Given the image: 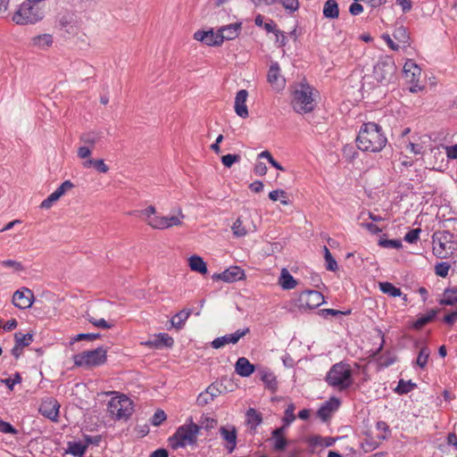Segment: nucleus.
I'll return each mask as SVG.
<instances>
[{
	"instance_id": "obj_1",
	"label": "nucleus",
	"mask_w": 457,
	"mask_h": 457,
	"mask_svg": "<svg viewBox=\"0 0 457 457\" xmlns=\"http://www.w3.org/2000/svg\"><path fill=\"white\" fill-rule=\"evenodd\" d=\"M387 139L381 127L375 122L364 123L356 138L357 146L364 152H380L386 145Z\"/></svg>"
},
{
	"instance_id": "obj_2",
	"label": "nucleus",
	"mask_w": 457,
	"mask_h": 457,
	"mask_svg": "<svg viewBox=\"0 0 457 457\" xmlns=\"http://www.w3.org/2000/svg\"><path fill=\"white\" fill-rule=\"evenodd\" d=\"M318 91L308 84L300 83L292 90L291 105L297 113H308L314 110Z\"/></svg>"
},
{
	"instance_id": "obj_3",
	"label": "nucleus",
	"mask_w": 457,
	"mask_h": 457,
	"mask_svg": "<svg viewBox=\"0 0 457 457\" xmlns=\"http://www.w3.org/2000/svg\"><path fill=\"white\" fill-rule=\"evenodd\" d=\"M328 385L338 391H345L353 384V370L350 364L340 361L332 365L326 378Z\"/></svg>"
},
{
	"instance_id": "obj_4",
	"label": "nucleus",
	"mask_w": 457,
	"mask_h": 457,
	"mask_svg": "<svg viewBox=\"0 0 457 457\" xmlns=\"http://www.w3.org/2000/svg\"><path fill=\"white\" fill-rule=\"evenodd\" d=\"M200 427L194 423L192 420L180 427H179L169 438V445L172 449L183 448L187 445L195 444Z\"/></svg>"
},
{
	"instance_id": "obj_5",
	"label": "nucleus",
	"mask_w": 457,
	"mask_h": 457,
	"mask_svg": "<svg viewBox=\"0 0 457 457\" xmlns=\"http://www.w3.org/2000/svg\"><path fill=\"white\" fill-rule=\"evenodd\" d=\"M396 66L392 57L385 55L380 57L373 69L374 79L381 85H387L395 77Z\"/></svg>"
},
{
	"instance_id": "obj_6",
	"label": "nucleus",
	"mask_w": 457,
	"mask_h": 457,
	"mask_svg": "<svg viewBox=\"0 0 457 457\" xmlns=\"http://www.w3.org/2000/svg\"><path fill=\"white\" fill-rule=\"evenodd\" d=\"M106 360L107 349L104 346L84 351L73 356L74 364L78 367H96L105 363Z\"/></svg>"
},
{
	"instance_id": "obj_7",
	"label": "nucleus",
	"mask_w": 457,
	"mask_h": 457,
	"mask_svg": "<svg viewBox=\"0 0 457 457\" xmlns=\"http://www.w3.org/2000/svg\"><path fill=\"white\" fill-rule=\"evenodd\" d=\"M107 407L110 414L117 420H127L133 412V403L125 395L112 397Z\"/></svg>"
},
{
	"instance_id": "obj_8",
	"label": "nucleus",
	"mask_w": 457,
	"mask_h": 457,
	"mask_svg": "<svg viewBox=\"0 0 457 457\" xmlns=\"http://www.w3.org/2000/svg\"><path fill=\"white\" fill-rule=\"evenodd\" d=\"M403 76L408 84H410V91L412 93H418L424 89V86L421 85V69L412 61L407 60L403 65Z\"/></svg>"
},
{
	"instance_id": "obj_9",
	"label": "nucleus",
	"mask_w": 457,
	"mask_h": 457,
	"mask_svg": "<svg viewBox=\"0 0 457 457\" xmlns=\"http://www.w3.org/2000/svg\"><path fill=\"white\" fill-rule=\"evenodd\" d=\"M451 235L448 232H442L433 237V253L438 258H446L453 251Z\"/></svg>"
},
{
	"instance_id": "obj_10",
	"label": "nucleus",
	"mask_w": 457,
	"mask_h": 457,
	"mask_svg": "<svg viewBox=\"0 0 457 457\" xmlns=\"http://www.w3.org/2000/svg\"><path fill=\"white\" fill-rule=\"evenodd\" d=\"M298 306L302 309H314L324 303V296L316 290H306L299 295Z\"/></svg>"
},
{
	"instance_id": "obj_11",
	"label": "nucleus",
	"mask_w": 457,
	"mask_h": 457,
	"mask_svg": "<svg viewBox=\"0 0 457 457\" xmlns=\"http://www.w3.org/2000/svg\"><path fill=\"white\" fill-rule=\"evenodd\" d=\"M184 219L185 215L183 214L182 210L179 208L176 214L168 216L160 215L154 224L152 223V228L154 229H166L174 226H180Z\"/></svg>"
},
{
	"instance_id": "obj_12",
	"label": "nucleus",
	"mask_w": 457,
	"mask_h": 457,
	"mask_svg": "<svg viewBox=\"0 0 457 457\" xmlns=\"http://www.w3.org/2000/svg\"><path fill=\"white\" fill-rule=\"evenodd\" d=\"M249 332H250L249 328L237 329L234 333L227 334L223 337L215 338L212 342V346L214 349H219V348L225 346L226 345H229V344L236 345L242 337H244Z\"/></svg>"
},
{
	"instance_id": "obj_13",
	"label": "nucleus",
	"mask_w": 457,
	"mask_h": 457,
	"mask_svg": "<svg viewBox=\"0 0 457 457\" xmlns=\"http://www.w3.org/2000/svg\"><path fill=\"white\" fill-rule=\"evenodd\" d=\"M194 38L208 46H219L222 44L219 30H197L194 33Z\"/></svg>"
},
{
	"instance_id": "obj_14",
	"label": "nucleus",
	"mask_w": 457,
	"mask_h": 457,
	"mask_svg": "<svg viewBox=\"0 0 457 457\" xmlns=\"http://www.w3.org/2000/svg\"><path fill=\"white\" fill-rule=\"evenodd\" d=\"M60 405L53 397L44 399L38 408V411L46 418L51 420H56L59 413Z\"/></svg>"
},
{
	"instance_id": "obj_15",
	"label": "nucleus",
	"mask_w": 457,
	"mask_h": 457,
	"mask_svg": "<svg viewBox=\"0 0 457 457\" xmlns=\"http://www.w3.org/2000/svg\"><path fill=\"white\" fill-rule=\"evenodd\" d=\"M220 437L225 442L228 453H232L237 446V429L234 426H222L219 429Z\"/></svg>"
},
{
	"instance_id": "obj_16",
	"label": "nucleus",
	"mask_w": 457,
	"mask_h": 457,
	"mask_svg": "<svg viewBox=\"0 0 457 457\" xmlns=\"http://www.w3.org/2000/svg\"><path fill=\"white\" fill-rule=\"evenodd\" d=\"M215 277L224 282L232 283L244 279L245 274L244 270L238 266H231L225 270L223 272L217 274Z\"/></svg>"
},
{
	"instance_id": "obj_17",
	"label": "nucleus",
	"mask_w": 457,
	"mask_h": 457,
	"mask_svg": "<svg viewBox=\"0 0 457 457\" xmlns=\"http://www.w3.org/2000/svg\"><path fill=\"white\" fill-rule=\"evenodd\" d=\"M339 399L337 397H331L328 401L324 403L319 408L317 415L321 420L327 421L332 416V414L339 408Z\"/></svg>"
},
{
	"instance_id": "obj_18",
	"label": "nucleus",
	"mask_w": 457,
	"mask_h": 457,
	"mask_svg": "<svg viewBox=\"0 0 457 457\" xmlns=\"http://www.w3.org/2000/svg\"><path fill=\"white\" fill-rule=\"evenodd\" d=\"M268 82L271 87L277 90H280L285 86V79L280 75V68L278 62H274L270 65L268 74Z\"/></svg>"
},
{
	"instance_id": "obj_19",
	"label": "nucleus",
	"mask_w": 457,
	"mask_h": 457,
	"mask_svg": "<svg viewBox=\"0 0 457 457\" xmlns=\"http://www.w3.org/2000/svg\"><path fill=\"white\" fill-rule=\"evenodd\" d=\"M247 97L248 92L245 89L239 90L235 97V112L239 117L243 119L247 118L249 115L248 109L245 104Z\"/></svg>"
},
{
	"instance_id": "obj_20",
	"label": "nucleus",
	"mask_w": 457,
	"mask_h": 457,
	"mask_svg": "<svg viewBox=\"0 0 457 457\" xmlns=\"http://www.w3.org/2000/svg\"><path fill=\"white\" fill-rule=\"evenodd\" d=\"M242 29L241 22L231 23L223 27H220L218 30L222 43L224 40H233L238 37Z\"/></svg>"
},
{
	"instance_id": "obj_21",
	"label": "nucleus",
	"mask_w": 457,
	"mask_h": 457,
	"mask_svg": "<svg viewBox=\"0 0 457 457\" xmlns=\"http://www.w3.org/2000/svg\"><path fill=\"white\" fill-rule=\"evenodd\" d=\"M260 379L263 382L266 388L271 392H276L278 389V380L276 376L270 370L267 368H262L258 370Z\"/></svg>"
},
{
	"instance_id": "obj_22",
	"label": "nucleus",
	"mask_w": 457,
	"mask_h": 457,
	"mask_svg": "<svg viewBox=\"0 0 457 457\" xmlns=\"http://www.w3.org/2000/svg\"><path fill=\"white\" fill-rule=\"evenodd\" d=\"M255 370V367L252 364L249 360L245 357H240L237 359L235 364V371L237 375L243 378L251 376Z\"/></svg>"
},
{
	"instance_id": "obj_23",
	"label": "nucleus",
	"mask_w": 457,
	"mask_h": 457,
	"mask_svg": "<svg viewBox=\"0 0 457 457\" xmlns=\"http://www.w3.org/2000/svg\"><path fill=\"white\" fill-rule=\"evenodd\" d=\"M285 431H286L285 426L278 428L272 431L271 435H272V440H273V449L275 451H283L286 448V446L287 445V441L284 436Z\"/></svg>"
},
{
	"instance_id": "obj_24",
	"label": "nucleus",
	"mask_w": 457,
	"mask_h": 457,
	"mask_svg": "<svg viewBox=\"0 0 457 457\" xmlns=\"http://www.w3.org/2000/svg\"><path fill=\"white\" fill-rule=\"evenodd\" d=\"M12 21L17 24H27L29 22V4L23 0L19 4V9L13 14Z\"/></svg>"
},
{
	"instance_id": "obj_25",
	"label": "nucleus",
	"mask_w": 457,
	"mask_h": 457,
	"mask_svg": "<svg viewBox=\"0 0 457 457\" xmlns=\"http://www.w3.org/2000/svg\"><path fill=\"white\" fill-rule=\"evenodd\" d=\"M87 449V445L82 442L70 441L67 443L65 453L71 454L76 457H82Z\"/></svg>"
},
{
	"instance_id": "obj_26",
	"label": "nucleus",
	"mask_w": 457,
	"mask_h": 457,
	"mask_svg": "<svg viewBox=\"0 0 457 457\" xmlns=\"http://www.w3.org/2000/svg\"><path fill=\"white\" fill-rule=\"evenodd\" d=\"M323 16L327 19H337L339 8L336 0H327L322 10Z\"/></svg>"
},
{
	"instance_id": "obj_27",
	"label": "nucleus",
	"mask_w": 457,
	"mask_h": 457,
	"mask_svg": "<svg viewBox=\"0 0 457 457\" xmlns=\"http://www.w3.org/2000/svg\"><path fill=\"white\" fill-rule=\"evenodd\" d=\"M437 310H430L427 314H422L411 324V328L420 330L428 323L431 322L437 314Z\"/></svg>"
},
{
	"instance_id": "obj_28",
	"label": "nucleus",
	"mask_w": 457,
	"mask_h": 457,
	"mask_svg": "<svg viewBox=\"0 0 457 457\" xmlns=\"http://www.w3.org/2000/svg\"><path fill=\"white\" fill-rule=\"evenodd\" d=\"M188 265L193 271L200 274L207 273V266L204 259L198 255H192L188 258Z\"/></svg>"
},
{
	"instance_id": "obj_29",
	"label": "nucleus",
	"mask_w": 457,
	"mask_h": 457,
	"mask_svg": "<svg viewBox=\"0 0 457 457\" xmlns=\"http://www.w3.org/2000/svg\"><path fill=\"white\" fill-rule=\"evenodd\" d=\"M245 416L247 425L252 430H255L256 428L262 422V414L253 408H249Z\"/></svg>"
},
{
	"instance_id": "obj_30",
	"label": "nucleus",
	"mask_w": 457,
	"mask_h": 457,
	"mask_svg": "<svg viewBox=\"0 0 457 457\" xmlns=\"http://www.w3.org/2000/svg\"><path fill=\"white\" fill-rule=\"evenodd\" d=\"M46 14L45 4H30V23L41 21Z\"/></svg>"
},
{
	"instance_id": "obj_31",
	"label": "nucleus",
	"mask_w": 457,
	"mask_h": 457,
	"mask_svg": "<svg viewBox=\"0 0 457 457\" xmlns=\"http://www.w3.org/2000/svg\"><path fill=\"white\" fill-rule=\"evenodd\" d=\"M191 313H192L191 309H184V310L180 311L179 312H178L176 315H174L171 318L170 322H171L172 326L178 329L182 328L184 327L187 320L191 315Z\"/></svg>"
},
{
	"instance_id": "obj_32",
	"label": "nucleus",
	"mask_w": 457,
	"mask_h": 457,
	"mask_svg": "<svg viewBox=\"0 0 457 457\" xmlns=\"http://www.w3.org/2000/svg\"><path fill=\"white\" fill-rule=\"evenodd\" d=\"M279 285L283 289H293L296 287L297 283L294 277L289 273L287 269H282L279 277Z\"/></svg>"
},
{
	"instance_id": "obj_33",
	"label": "nucleus",
	"mask_w": 457,
	"mask_h": 457,
	"mask_svg": "<svg viewBox=\"0 0 457 457\" xmlns=\"http://www.w3.org/2000/svg\"><path fill=\"white\" fill-rule=\"evenodd\" d=\"M393 37L402 47H406L409 45V34L403 26L395 28Z\"/></svg>"
},
{
	"instance_id": "obj_34",
	"label": "nucleus",
	"mask_w": 457,
	"mask_h": 457,
	"mask_svg": "<svg viewBox=\"0 0 457 457\" xmlns=\"http://www.w3.org/2000/svg\"><path fill=\"white\" fill-rule=\"evenodd\" d=\"M457 303V287L445 288L442 299L439 300L441 305H453Z\"/></svg>"
},
{
	"instance_id": "obj_35",
	"label": "nucleus",
	"mask_w": 457,
	"mask_h": 457,
	"mask_svg": "<svg viewBox=\"0 0 457 457\" xmlns=\"http://www.w3.org/2000/svg\"><path fill=\"white\" fill-rule=\"evenodd\" d=\"M24 291H28V289L23 287L22 290H17L12 295V303L20 309L29 308V297L24 295Z\"/></svg>"
},
{
	"instance_id": "obj_36",
	"label": "nucleus",
	"mask_w": 457,
	"mask_h": 457,
	"mask_svg": "<svg viewBox=\"0 0 457 457\" xmlns=\"http://www.w3.org/2000/svg\"><path fill=\"white\" fill-rule=\"evenodd\" d=\"M140 214L147 223L148 226L152 228V223L154 224L155 220H158L159 216L156 213V209L153 205H149L147 208L140 211Z\"/></svg>"
},
{
	"instance_id": "obj_37",
	"label": "nucleus",
	"mask_w": 457,
	"mask_h": 457,
	"mask_svg": "<svg viewBox=\"0 0 457 457\" xmlns=\"http://www.w3.org/2000/svg\"><path fill=\"white\" fill-rule=\"evenodd\" d=\"M32 44L39 49H46L52 46L53 37L50 34H43L32 38Z\"/></svg>"
},
{
	"instance_id": "obj_38",
	"label": "nucleus",
	"mask_w": 457,
	"mask_h": 457,
	"mask_svg": "<svg viewBox=\"0 0 457 457\" xmlns=\"http://www.w3.org/2000/svg\"><path fill=\"white\" fill-rule=\"evenodd\" d=\"M173 338L166 333H160L157 337L148 342L147 344L153 345L155 347L168 346L170 347L173 345Z\"/></svg>"
},
{
	"instance_id": "obj_39",
	"label": "nucleus",
	"mask_w": 457,
	"mask_h": 457,
	"mask_svg": "<svg viewBox=\"0 0 457 457\" xmlns=\"http://www.w3.org/2000/svg\"><path fill=\"white\" fill-rule=\"evenodd\" d=\"M379 289L384 293L393 297L402 296V291L399 287H395L390 282H379Z\"/></svg>"
},
{
	"instance_id": "obj_40",
	"label": "nucleus",
	"mask_w": 457,
	"mask_h": 457,
	"mask_svg": "<svg viewBox=\"0 0 457 457\" xmlns=\"http://www.w3.org/2000/svg\"><path fill=\"white\" fill-rule=\"evenodd\" d=\"M416 387V384L412 383L411 380L400 379L397 386L395 388V392L398 395H405L412 391Z\"/></svg>"
},
{
	"instance_id": "obj_41",
	"label": "nucleus",
	"mask_w": 457,
	"mask_h": 457,
	"mask_svg": "<svg viewBox=\"0 0 457 457\" xmlns=\"http://www.w3.org/2000/svg\"><path fill=\"white\" fill-rule=\"evenodd\" d=\"M269 198L274 202L279 200L283 205L289 204L287 194L283 189H276V190L270 191L269 194Z\"/></svg>"
},
{
	"instance_id": "obj_42",
	"label": "nucleus",
	"mask_w": 457,
	"mask_h": 457,
	"mask_svg": "<svg viewBox=\"0 0 457 457\" xmlns=\"http://www.w3.org/2000/svg\"><path fill=\"white\" fill-rule=\"evenodd\" d=\"M73 187V184L70 180H65L51 194V195H53L57 201Z\"/></svg>"
},
{
	"instance_id": "obj_43",
	"label": "nucleus",
	"mask_w": 457,
	"mask_h": 457,
	"mask_svg": "<svg viewBox=\"0 0 457 457\" xmlns=\"http://www.w3.org/2000/svg\"><path fill=\"white\" fill-rule=\"evenodd\" d=\"M231 229L237 237H242L247 235L248 229L243 225L240 218H238L232 225Z\"/></svg>"
},
{
	"instance_id": "obj_44",
	"label": "nucleus",
	"mask_w": 457,
	"mask_h": 457,
	"mask_svg": "<svg viewBox=\"0 0 457 457\" xmlns=\"http://www.w3.org/2000/svg\"><path fill=\"white\" fill-rule=\"evenodd\" d=\"M378 245L384 248H395L399 249L403 246L402 241L399 239H385L380 238L378 240Z\"/></svg>"
},
{
	"instance_id": "obj_45",
	"label": "nucleus",
	"mask_w": 457,
	"mask_h": 457,
	"mask_svg": "<svg viewBox=\"0 0 457 457\" xmlns=\"http://www.w3.org/2000/svg\"><path fill=\"white\" fill-rule=\"evenodd\" d=\"M324 251V257L327 263V270L335 271L337 269V263L336 260L333 258L332 254L330 253L328 248L327 246L323 247Z\"/></svg>"
},
{
	"instance_id": "obj_46",
	"label": "nucleus",
	"mask_w": 457,
	"mask_h": 457,
	"mask_svg": "<svg viewBox=\"0 0 457 457\" xmlns=\"http://www.w3.org/2000/svg\"><path fill=\"white\" fill-rule=\"evenodd\" d=\"M401 147L413 154H420L422 150V146L420 145L411 141L401 142Z\"/></svg>"
},
{
	"instance_id": "obj_47",
	"label": "nucleus",
	"mask_w": 457,
	"mask_h": 457,
	"mask_svg": "<svg viewBox=\"0 0 457 457\" xmlns=\"http://www.w3.org/2000/svg\"><path fill=\"white\" fill-rule=\"evenodd\" d=\"M97 137L93 132L85 133L80 136V141L85 144L84 145H87L92 149L97 143Z\"/></svg>"
},
{
	"instance_id": "obj_48",
	"label": "nucleus",
	"mask_w": 457,
	"mask_h": 457,
	"mask_svg": "<svg viewBox=\"0 0 457 457\" xmlns=\"http://www.w3.org/2000/svg\"><path fill=\"white\" fill-rule=\"evenodd\" d=\"M430 354V351L427 347H422L420 350L419 355L417 357L416 363L420 368H424L428 362V357Z\"/></svg>"
},
{
	"instance_id": "obj_49",
	"label": "nucleus",
	"mask_w": 457,
	"mask_h": 457,
	"mask_svg": "<svg viewBox=\"0 0 457 457\" xmlns=\"http://www.w3.org/2000/svg\"><path fill=\"white\" fill-rule=\"evenodd\" d=\"M258 158L262 159H267V161L271 164L272 167H274L277 170H285V169L280 165L279 162H278L271 155V154L269 151H262L258 154Z\"/></svg>"
},
{
	"instance_id": "obj_50",
	"label": "nucleus",
	"mask_w": 457,
	"mask_h": 457,
	"mask_svg": "<svg viewBox=\"0 0 457 457\" xmlns=\"http://www.w3.org/2000/svg\"><path fill=\"white\" fill-rule=\"evenodd\" d=\"M87 320L96 328L109 329L112 327V324L109 323L104 319H96L87 315Z\"/></svg>"
},
{
	"instance_id": "obj_51",
	"label": "nucleus",
	"mask_w": 457,
	"mask_h": 457,
	"mask_svg": "<svg viewBox=\"0 0 457 457\" xmlns=\"http://www.w3.org/2000/svg\"><path fill=\"white\" fill-rule=\"evenodd\" d=\"M295 405L293 403L289 404L285 411V417L283 419L285 422V427L290 425L295 420Z\"/></svg>"
},
{
	"instance_id": "obj_52",
	"label": "nucleus",
	"mask_w": 457,
	"mask_h": 457,
	"mask_svg": "<svg viewBox=\"0 0 457 457\" xmlns=\"http://www.w3.org/2000/svg\"><path fill=\"white\" fill-rule=\"evenodd\" d=\"M240 159L238 154H228L221 157V162L225 167L230 168L235 162H238Z\"/></svg>"
},
{
	"instance_id": "obj_53",
	"label": "nucleus",
	"mask_w": 457,
	"mask_h": 457,
	"mask_svg": "<svg viewBox=\"0 0 457 457\" xmlns=\"http://www.w3.org/2000/svg\"><path fill=\"white\" fill-rule=\"evenodd\" d=\"M100 337L99 334H94V333H81L76 335L71 341V344H73L75 342H79L80 340H87V341H94Z\"/></svg>"
},
{
	"instance_id": "obj_54",
	"label": "nucleus",
	"mask_w": 457,
	"mask_h": 457,
	"mask_svg": "<svg viewBox=\"0 0 457 457\" xmlns=\"http://www.w3.org/2000/svg\"><path fill=\"white\" fill-rule=\"evenodd\" d=\"M450 265L447 262L437 263L435 267V272L441 278H445L448 275Z\"/></svg>"
},
{
	"instance_id": "obj_55",
	"label": "nucleus",
	"mask_w": 457,
	"mask_h": 457,
	"mask_svg": "<svg viewBox=\"0 0 457 457\" xmlns=\"http://www.w3.org/2000/svg\"><path fill=\"white\" fill-rule=\"evenodd\" d=\"M283 7L289 12H295L299 9L298 0H282Z\"/></svg>"
},
{
	"instance_id": "obj_56",
	"label": "nucleus",
	"mask_w": 457,
	"mask_h": 457,
	"mask_svg": "<svg viewBox=\"0 0 457 457\" xmlns=\"http://www.w3.org/2000/svg\"><path fill=\"white\" fill-rule=\"evenodd\" d=\"M420 231V228L411 229L404 236V240L410 244L415 243L419 239Z\"/></svg>"
},
{
	"instance_id": "obj_57",
	"label": "nucleus",
	"mask_w": 457,
	"mask_h": 457,
	"mask_svg": "<svg viewBox=\"0 0 457 457\" xmlns=\"http://www.w3.org/2000/svg\"><path fill=\"white\" fill-rule=\"evenodd\" d=\"M166 418L167 416L165 412L162 410H158L152 418V424L154 426H159L166 420Z\"/></svg>"
},
{
	"instance_id": "obj_58",
	"label": "nucleus",
	"mask_w": 457,
	"mask_h": 457,
	"mask_svg": "<svg viewBox=\"0 0 457 457\" xmlns=\"http://www.w3.org/2000/svg\"><path fill=\"white\" fill-rule=\"evenodd\" d=\"M92 154V148L87 145H81L78 148L77 155L79 159L89 158Z\"/></svg>"
},
{
	"instance_id": "obj_59",
	"label": "nucleus",
	"mask_w": 457,
	"mask_h": 457,
	"mask_svg": "<svg viewBox=\"0 0 457 457\" xmlns=\"http://www.w3.org/2000/svg\"><path fill=\"white\" fill-rule=\"evenodd\" d=\"M214 386H210L204 393H202L197 397V402L200 405H204L210 403L212 400L209 396L210 390H213Z\"/></svg>"
},
{
	"instance_id": "obj_60",
	"label": "nucleus",
	"mask_w": 457,
	"mask_h": 457,
	"mask_svg": "<svg viewBox=\"0 0 457 457\" xmlns=\"http://www.w3.org/2000/svg\"><path fill=\"white\" fill-rule=\"evenodd\" d=\"M276 45L278 47H283L287 44V37L285 35V33L278 29L276 31Z\"/></svg>"
},
{
	"instance_id": "obj_61",
	"label": "nucleus",
	"mask_w": 457,
	"mask_h": 457,
	"mask_svg": "<svg viewBox=\"0 0 457 457\" xmlns=\"http://www.w3.org/2000/svg\"><path fill=\"white\" fill-rule=\"evenodd\" d=\"M382 39L392 50L397 51L402 47V46H400L399 43H395L388 34L382 35Z\"/></svg>"
},
{
	"instance_id": "obj_62",
	"label": "nucleus",
	"mask_w": 457,
	"mask_h": 457,
	"mask_svg": "<svg viewBox=\"0 0 457 457\" xmlns=\"http://www.w3.org/2000/svg\"><path fill=\"white\" fill-rule=\"evenodd\" d=\"M361 226L362 228H366L371 234L377 235L382 231V229L380 228H378L377 225L370 223V222H362V223H361Z\"/></svg>"
},
{
	"instance_id": "obj_63",
	"label": "nucleus",
	"mask_w": 457,
	"mask_h": 457,
	"mask_svg": "<svg viewBox=\"0 0 457 457\" xmlns=\"http://www.w3.org/2000/svg\"><path fill=\"white\" fill-rule=\"evenodd\" d=\"M446 156L449 159H457V144L453 145L444 146Z\"/></svg>"
},
{
	"instance_id": "obj_64",
	"label": "nucleus",
	"mask_w": 457,
	"mask_h": 457,
	"mask_svg": "<svg viewBox=\"0 0 457 457\" xmlns=\"http://www.w3.org/2000/svg\"><path fill=\"white\" fill-rule=\"evenodd\" d=\"M253 172L257 176H264L267 173V167L265 163L262 162H256L253 168Z\"/></svg>"
}]
</instances>
